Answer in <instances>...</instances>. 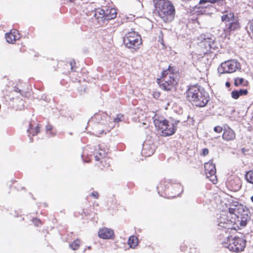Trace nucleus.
<instances>
[{"label": "nucleus", "mask_w": 253, "mask_h": 253, "mask_svg": "<svg viewBox=\"0 0 253 253\" xmlns=\"http://www.w3.org/2000/svg\"><path fill=\"white\" fill-rule=\"evenodd\" d=\"M243 208L242 205L235 206V208H229L228 212H223L218 219V226L228 230L235 229L236 216H239Z\"/></svg>", "instance_id": "f257e3e1"}, {"label": "nucleus", "mask_w": 253, "mask_h": 253, "mask_svg": "<svg viewBox=\"0 0 253 253\" xmlns=\"http://www.w3.org/2000/svg\"><path fill=\"white\" fill-rule=\"evenodd\" d=\"M153 119L155 127L164 136H170L174 134L179 122L178 120L169 121L164 117L158 116L156 115L153 117Z\"/></svg>", "instance_id": "f03ea898"}, {"label": "nucleus", "mask_w": 253, "mask_h": 253, "mask_svg": "<svg viewBox=\"0 0 253 253\" xmlns=\"http://www.w3.org/2000/svg\"><path fill=\"white\" fill-rule=\"evenodd\" d=\"M159 16L165 22L171 21L174 17L175 9L169 0H153Z\"/></svg>", "instance_id": "7ed1b4c3"}, {"label": "nucleus", "mask_w": 253, "mask_h": 253, "mask_svg": "<svg viewBox=\"0 0 253 253\" xmlns=\"http://www.w3.org/2000/svg\"><path fill=\"white\" fill-rule=\"evenodd\" d=\"M222 13L221 19L225 23L224 32L226 35H230L231 33L240 29L239 19L235 17L234 13L231 8L228 7L222 12Z\"/></svg>", "instance_id": "20e7f679"}, {"label": "nucleus", "mask_w": 253, "mask_h": 253, "mask_svg": "<svg viewBox=\"0 0 253 253\" xmlns=\"http://www.w3.org/2000/svg\"><path fill=\"white\" fill-rule=\"evenodd\" d=\"M174 70L169 67L168 70L163 71L162 78L157 79L158 84L164 90H170L176 84L175 80L176 75L174 73Z\"/></svg>", "instance_id": "39448f33"}, {"label": "nucleus", "mask_w": 253, "mask_h": 253, "mask_svg": "<svg viewBox=\"0 0 253 253\" xmlns=\"http://www.w3.org/2000/svg\"><path fill=\"white\" fill-rule=\"evenodd\" d=\"M204 91L203 88L200 86L197 85L191 86L186 91L187 98L194 105L199 107H204L208 102L207 97H202V101L197 100L199 95L200 96L201 93Z\"/></svg>", "instance_id": "423d86ee"}, {"label": "nucleus", "mask_w": 253, "mask_h": 253, "mask_svg": "<svg viewBox=\"0 0 253 253\" xmlns=\"http://www.w3.org/2000/svg\"><path fill=\"white\" fill-rule=\"evenodd\" d=\"M224 247L234 252H240L244 250L246 246V241L239 237H227L222 242Z\"/></svg>", "instance_id": "0eeeda50"}, {"label": "nucleus", "mask_w": 253, "mask_h": 253, "mask_svg": "<svg viewBox=\"0 0 253 253\" xmlns=\"http://www.w3.org/2000/svg\"><path fill=\"white\" fill-rule=\"evenodd\" d=\"M123 41L126 47L134 50L138 49L142 43L141 36L134 31L126 34Z\"/></svg>", "instance_id": "6e6552de"}, {"label": "nucleus", "mask_w": 253, "mask_h": 253, "mask_svg": "<svg viewBox=\"0 0 253 253\" xmlns=\"http://www.w3.org/2000/svg\"><path fill=\"white\" fill-rule=\"evenodd\" d=\"M241 69L240 63L236 60H230L222 63L218 68L219 74L232 73Z\"/></svg>", "instance_id": "1a4fd4ad"}, {"label": "nucleus", "mask_w": 253, "mask_h": 253, "mask_svg": "<svg viewBox=\"0 0 253 253\" xmlns=\"http://www.w3.org/2000/svg\"><path fill=\"white\" fill-rule=\"evenodd\" d=\"M204 167L207 177L209 178L213 183H215L217 180L215 165L212 163L211 160H210L205 164Z\"/></svg>", "instance_id": "9d476101"}, {"label": "nucleus", "mask_w": 253, "mask_h": 253, "mask_svg": "<svg viewBox=\"0 0 253 253\" xmlns=\"http://www.w3.org/2000/svg\"><path fill=\"white\" fill-rule=\"evenodd\" d=\"M98 234L100 238L103 239H112L115 237L114 230L107 227L100 228L98 231Z\"/></svg>", "instance_id": "9b49d317"}, {"label": "nucleus", "mask_w": 253, "mask_h": 253, "mask_svg": "<svg viewBox=\"0 0 253 253\" xmlns=\"http://www.w3.org/2000/svg\"><path fill=\"white\" fill-rule=\"evenodd\" d=\"M245 209L246 208L243 206V210H241V212L239 213V216H236V219H238V221L240 222L241 226H246L247 221L249 219L248 211L245 210Z\"/></svg>", "instance_id": "f8f14e48"}, {"label": "nucleus", "mask_w": 253, "mask_h": 253, "mask_svg": "<svg viewBox=\"0 0 253 253\" xmlns=\"http://www.w3.org/2000/svg\"><path fill=\"white\" fill-rule=\"evenodd\" d=\"M198 40L200 42V46L204 45L205 46L206 50L203 51V53L204 54L206 53L208 51V48L211 47V39L205 35L202 34L198 37Z\"/></svg>", "instance_id": "ddd939ff"}, {"label": "nucleus", "mask_w": 253, "mask_h": 253, "mask_svg": "<svg viewBox=\"0 0 253 253\" xmlns=\"http://www.w3.org/2000/svg\"><path fill=\"white\" fill-rule=\"evenodd\" d=\"M20 36L18 34V31L16 30L11 31L10 32L5 34V39L7 42L13 43L16 40H19Z\"/></svg>", "instance_id": "4468645a"}, {"label": "nucleus", "mask_w": 253, "mask_h": 253, "mask_svg": "<svg viewBox=\"0 0 253 253\" xmlns=\"http://www.w3.org/2000/svg\"><path fill=\"white\" fill-rule=\"evenodd\" d=\"M222 138L226 141L233 140L235 138V133L232 129L227 127L224 130Z\"/></svg>", "instance_id": "2eb2a0df"}, {"label": "nucleus", "mask_w": 253, "mask_h": 253, "mask_svg": "<svg viewBox=\"0 0 253 253\" xmlns=\"http://www.w3.org/2000/svg\"><path fill=\"white\" fill-rule=\"evenodd\" d=\"M155 146L154 145H149L145 143L143 144L142 149V153L146 157L151 156L155 152Z\"/></svg>", "instance_id": "dca6fc26"}, {"label": "nucleus", "mask_w": 253, "mask_h": 253, "mask_svg": "<svg viewBox=\"0 0 253 253\" xmlns=\"http://www.w3.org/2000/svg\"><path fill=\"white\" fill-rule=\"evenodd\" d=\"M105 20H109L114 19L117 16L116 10L115 8H106Z\"/></svg>", "instance_id": "f3484780"}, {"label": "nucleus", "mask_w": 253, "mask_h": 253, "mask_svg": "<svg viewBox=\"0 0 253 253\" xmlns=\"http://www.w3.org/2000/svg\"><path fill=\"white\" fill-rule=\"evenodd\" d=\"M34 121H32L30 122L29 124V127L27 130V131L29 133L32 134V135H35L38 134L40 132V127L39 125L36 126L34 127Z\"/></svg>", "instance_id": "a211bd4d"}, {"label": "nucleus", "mask_w": 253, "mask_h": 253, "mask_svg": "<svg viewBox=\"0 0 253 253\" xmlns=\"http://www.w3.org/2000/svg\"><path fill=\"white\" fill-rule=\"evenodd\" d=\"M248 92V90L246 89H241L239 90H233L231 92V96L233 98L237 99L240 96L247 95Z\"/></svg>", "instance_id": "6ab92c4d"}, {"label": "nucleus", "mask_w": 253, "mask_h": 253, "mask_svg": "<svg viewBox=\"0 0 253 253\" xmlns=\"http://www.w3.org/2000/svg\"><path fill=\"white\" fill-rule=\"evenodd\" d=\"M137 243L138 239L136 237L131 236L129 237L128 241V244L129 245L130 248H135V247L137 246Z\"/></svg>", "instance_id": "aec40b11"}, {"label": "nucleus", "mask_w": 253, "mask_h": 253, "mask_svg": "<svg viewBox=\"0 0 253 253\" xmlns=\"http://www.w3.org/2000/svg\"><path fill=\"white\" fill-rule=\"evenodd\" d=\"M248 84V81L245 80L244 78H237L234 80V85L236 86L239 85H247Z\"/></svg>", "instance_id": "412c9836"}, {"label": "nucleus", "mask_w": 253, "mask_h": 253, "mask_svg": "<svg viewBox=\"0 0 253 253\" xmlns=\"http://www.w3.org/2000/svg\"><path fill=\"white\" fill-rule=\"evenodd\" d=\"M208 2L211 3H217L218 5H222L223 3V0H200L199 3L203 4Z\"/></svg>", "instance_id": "4be33fe9"}, {"label": "nucleus", "mask_w": 253, "mask_h": 253, "mask_svg": "<svg viewBox=\"0 0 253 253\" xmlns=\"http://www.w3.org/2000/svg\"><path fill=\"white\" fill-rule=\"evenodd\" d=\"M45 128L46 131V134L48 137H52L55 135V133L52 131V126L51 125L48 124L46 126Z\"/></svg>", "instance_id": "5701e85b"}, {"label": "nucleus", "mask_w": 253, "mask_h": 253, "mask_svg": "<svg viewBox=\"0 0 253 253\" xmlns=\"http://www.w3.org/2000/svg\"><path fill=\"white\" fill-rule=\"evenodd\" d=\"M245 178L248 182L253 184V171H250L247 172Z\"/></svg>", "instance_id": "b1692460"}, {"label": "nucleus", "mask_w": 253, "mask_h": 253, "mask_svg": "<svg viewBox=\"0 0 253 253\" xmlns=\"http://www.w3.org/2000/svg\"><path fill=\"white\" fill-rule=\"evenodd\" d=\"M80 244V241L79 240H76L70 245V247L73 250H76L79 248Z\"/></svg>", "instance_id": "393cba45"}, {"label": "nucleus", "mask_w": 253, "mask_h": 253, "mask_svg": "<svg viewBox=\"0 0 253 253\" xmlns=\"http://www.w3.org/2000/svg\"><path fill=\"white\" fill-rule=\"evenodd\" d=\"M106 9L98 8L95 11V15H96L97 13L100 15L102 16V17L104 18L105 19V15H106Z\"/></svg>", "instance_id": "a878e982"}, {"label": "nucleus", "mask_w": 253, "mask_h": 253, "mask_svg": "<svg viewBox=\"0 0 253 253\" xmlns=\"http://www.w3.org/2000/svg\"><path fill=\"white\" fill-rule=\"evenodd\" d=\"M98 154L99 156L96 155L95 156V159L97 161L100 160L101 158L105 156V153L104 151L101 150V152H99Z\"/></svg>", "instance_id": "bb28decb"}, {"label": "nucleus", "mask_w": 253, "mask_h": 253, "mask_svg": "<svg viewBox=\"0 0 253 253\" xmlns=\"http://www.w3.org/2000/svg\"><path fill=\"white\" fill-rule=\"evenodd\" d=\"M124 117L123 115L121 114H118L117 117L114 118V121L115 122H119L120 121H121Z\"/></svg>", "instance_id": "cd10ccee"}, {"label": "nucleus", "mask_w": 253, "mask_h": 253, "mask_svg": "<svg viewBox=\"0 0 253 253\" xmlns=\"http://www.w3.org/2000/svg\"><path fill=\"white\" fill-rule=\"evenodd\" d=\"M202 98L203 97H207V99H208V96H207V95L206 94V93L204 91L202 93H201V95H199V97L198 98H197V100H198V101H202Z\"/></svg>", "instance_id": "c85d7f7f"}, {"label": "nucleus", "mask_w": 253, "mask_h": 253, "mask_svg": "<svg viewBox=\"0 0 253 253\" xmlns=\"http://www.w3.org/2000/svg\"><path fill=\"white\" fill-rule=\"evenodd\" d=\"M214 131L217 133H220L222 131V127L220 126H216L214 127Z\"/></svg>", "instance_id": "c756f323"}, {"label": "nucleus", "mask_w": 253, "mask_h": 253, "mask_svg": "<svg viewBox=\"0 0 253 253\" xmlns=\"http://www.w3.org/2000/svg\"><path fill=\"white\" fill-rule=\"evenodd\" d=\"M33 222L36 226H39L41 223V221L38 218L34 219Z\"/></svg>", "instance_id": "7c9ffc66"}, {"label": "nucleus", "mask_w": 253, "mask_h": 253, "mask_svg": "<svg viewBox=\"0 0 253 253\" xmlns=\"http://www.w3.org/2000/svg\"><path fill=\"white\" fill-rule=\"evenodd\" d=\"M209 153V150L207 148H204L203 149L202 155L206 156Z\"/></svg>", "instance_id": "2f4dec72"}, {"label": "nucleus", "mask_w": 253, "mask_h": 253, "mask_svg": "<svg viewBox=\"0 0 253 253\" xmlns=\"http://www.w3.org/2000/svg\"><path fill=\"white\" fill-rule=\"evenodd\" d=\"M91 196L93 197L95 199L98 198V194L97 192H93L91 194Z\"/></svg>", "instance_id": "473e14b6"}, {"label": "nucleus", "mask_w": 253, "mask_h": 253, "mask_svg": "<svg viewBox=\"0 0 253 253\" xmlns=\"http://www.w3.org/2000/svg\"><path fill=\"white\" fill-rule=\"evenodd\" d=\"M250 29L252 31V33L253 34V21H252L250 25Z\"/></svg>", "instance_id": "72a5a7b5"}, {"label": "nucleus", "mask_w": 253, "mask_h": 253, "mask_svg": "<svg viewBox=\"0 0 253 253\" xmlns=\"http://www.w3.org/2000/svg\"><path fill=\"white\" fill-rule=\"evenodd\" d=\"M225 85L227 87H229L230 86V84L229 82H226L225 83Z\"/></svg>", "instance_id": "f704fd0d"}, {"label": "nucleus", "mask_w": 253, "mask_h": 253, "mask_svg": "<svg viewBox=\"0 0 253 253\" xmlns=\"http://www.w3.org/2000/svg\"><path fill=\"white\" fill-rule=\"evenodd\" d=\"M14 90L16 92H20V89H19L18 88H16L14 89Z\"/></svg>", "instance_id": "c9c22d12"}, {"label": "nucleus", "mask_w": 253, "mask_h": 253, "mask_svg": "<svg viewBox=\"0 0 253 253\" xmlns=\"http://www.w3.org/2000/svg\"><path fill=\"white\" fill-rule=\"evenodd\" d=\"M177 186H178L180 189H181V190L182 191V187H181V185H177Z\"/></svg>", "instance_id": "e433bc0d"}, {"label": "nucleus", "mask_w": 253, "mask_h": 253, "mask_svg": "<svg viewBox=\"0 0 253 253\" xmlns=\"http://www.w3.org/2000/svg\"><path fill=\"white\" fill-rule=\"evenodd\" d=\"M240 187H241L240 185V184H239V185L237 186V189H239V188H240Z\"/></svg>", "instance_id": "4c0bfd02"}, {"label": "nucleus", "mask_w": 253, "mask_h": 253, "mask_svg": "<svg viewBox=\"0 0 253 253\" xmlns=\"http://www.w3.org/2000/svg\"><path fill=\"white\" fill-rule=\"evenodd\" d=\"M251 200L253 202V195L251 197Z\"/></svg>", "instance_id": "58836bf2"}, {"label": "nucleus", "mask_w": 253, "mask_h": 253, "mask_svg": "<svg viewBox=\"0 0 253 253\" xmlns=\"http://www.w3.org/2000/svg\"><path fill=\"white\" fill-rule=\"evenodd\" d=\"M70 65L71 66V69L73 70V66H72V62L70 63Z\"/></svg>", "instance_id": "ea45409f"}, {"label": "nucleus", "mask_w": 253, "mask_h": 253, "mask_svg": "<svg viewBox=\"0 0 253 253\" xmlns=\"http://www.w3.org/2000/svg\"><path fill=\"white\" fill-rule=\"evenodd\" d=\"M156 96H159V94L157 93V94H156V96H154V97H156Z\"/></svg>", "instance_id": "a19ab883"}, {"label": "nucleus", "mask_w": 253, "mask_h": 253, "mask_svg": "<svg viewBox=\"0 0 253 253\" xmlns=\"http://www.w3.org/2000/svg\"><path fill=\"white\" fill-rule=\"evenodd\" d=\"M156 96H159V94L157 93V94H156V96H154V97H156Z\"/></svg>", "instance_id": "79ce46f5"}, {"label": "nucleus", "mask_w": 253, "mask_h": 253, "mask_svg": "<svg viewBox=\"0 0 253 253\" xmlns=\"http://www.w3.org/2000/svg\"><path fill=\"white\" fill-rule=\"evenodd\" d=\"M252 106H253V104L250 107L248 108V109H250Z\"/></svg>", "instance_id": "37998d69"}, {"label": "nucleus", "mask_w": 253, "mask_h": 253, "mask_svg": "<svg viewBox=\"0 0 253 253\" xmlns=\"http://www.w3.org/2000/svg\"><path fill=\"white\" fill-rule=\"evenodd\" d=\"M88 249H90V247H88Z\"/></svg>", "instance_id": "c03bdc74"}]
</instances>
